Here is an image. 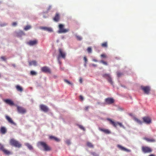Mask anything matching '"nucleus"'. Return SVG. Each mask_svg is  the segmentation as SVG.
Here are the masks:
<instances>
[{
  "label": "nucleus",
  "mask_w": 156,
  "mask_h": 156,
  "mask_svg": "<svg viewBox=\"0 0 156 156\" xmlns=\"http://www.w3.org/2000/svg\"><path fill=\"white\" fill-rule=\"evenodd\" d=\"M51 8V6H50L49 7V8L48 9V10L50 9Z\"/></svg>",
  "instance_id": "nucleus-54"
},
{
  "label": "nucleus",
  "mask_w": 156,
  "mask_h": 156,
  "mask_svg": "<svg viewBox=\"0 0 156 156\" xmlns=\"http://www.w3.org/2000/svg\"><path fill=\"white\" fill-rule=\"evenodd\" d=\"M97 104H100V102H97Z\"/></svg>",
  "instance_id": "nucleus-56"
},
{
  "label": "nucleus",
  "mask_w": 156,
  "mask_h": 156,
  "mask_svg": "<svg viewBox=\"0 0 156 156\" xmlns=\"http://www.w3.org/2000/svg\"><path fill=\"white\" fill-rule=\"evenodd\" d=\"M5 118L8 121V122H9L11 124L14 125H16L15 123L13 121L12 119L8 116L6 115Z\"/></svg>",
  "instance_id": "nucleus-16"
},
{
  "label": "nucleus",
  "mask_w": 156,
  "mask_h": 156,
  "mask_svg": "<svg viewBox=\"0 0 156 156\" xmlns=\"http://www.w3.org/2000/svg\"><path fill=\"white\" fill-rule=\"evenodd\" d=\"M92 154L94 156H98V155L95 152H93Z\"/></svg>",
  "instance_id": "nucleus-46"
},
{
  "label": "nucleus",
  "mask_w": 156,
  "mask_h": 156,
  "mask_svg": "<svg viewBox=\"0 0 156 156\" xmlns=\"http://www.w3.org/2000/svg\"><path fill=\"white\" fill-rule=\"evenodd\" d=\"M141 90L144 92V93L146 94H148L149 93L151 90L150 88L148 86H141Z\"/></svg>",
  "instance_id": "nucleus-6"
},
{
  "label": "nucleus",
  "mask_w": 156,
  "mask_h": 156,
  "mask_svg": "<svg viewBox=\"0 0 156 156\" xmlns=\"http://www.w3.org/2000/svg\"><path fill=\"white\" fill-rule=\"evenodd\" d=\"M37 145L39 148H43L44 151H49L51 150L50 147L45 142L39 141L37 142Z\"/></svg>",
  "instance_id": "nucleus-1"
},
{
  "label": "nucleus",
  "mask_w": 156,
  "mask_h": 156,
  "mask_svg": "<svg viewBox=\"0 0 156 156\" xmlns=\"http://www.w3.org/2000/svg\"><path fill=\"white\" fill-rule=\"evenodd\" d=\"M43 17L44 18H46L47 17H45L44 16H43Z\"/></svg>",
  "instance_id": "nucleus-57"
},
{
  "label": "nucleus",
  "mask_w": 156,
  "mask_h": 156,
  "mask_svg": "<svg viewBox=\"0 0 156 156\" xmlns=\"http://www.w3.org/2000/svg\"><path fill=\"white\" fill-rule=\"evenodd\" d=\"M53 20L55 22H57L58 20V14L57 13L53 19Z\"/></svg>",
  "instance_id": "nucleus-26"
},
{
  "label": "nucleus",
  "mask_w": 156,
  "mask_h": 156,
  "mask_svg": "<svg viewBox=\"0 0 156 156\" xmlns=\"http://www.w3.org/2000/svg\"><path fill=\"white\" fill-rule=\"evenodd\" d=\"M92 66H94V67H96L97 66V65L94 64H92Z\"/></svg>",
  "instance_id": "nucleus-51"
},
{
  "label": "nucleus",
  "mask_w": 156,
  "mask_h": 156,
  "mask_svg": "<svg viewBox=\"0 0 156 156\" xmlns=\"http://www.w3.org/2000/svg\"><path fill=\"white\" fill-rule=\"evenodd\" d=\"M110 74H103L102 75V76L104 77V78H105L106 79H107V78H108V77H109L110 76Z\"/></svg>",
  "instance_id": "nucleus-31"
},
{
  "label": "nucleus",
  "mask_w": 156,
  "mask_h": 156,
  "mask_svg": "<svg viewBox=\"0 0 156 156\" xmlns=\"http://www.w3.org/2000/svg\"><path fill=\"white\" fill-rule=\"evenodd\" d=\"M59 64L61 63L59 61Z\"/></svg>",
  "instance_id": "nucleus-59"
},
{
  "label": "nucleus",
  "mask_w": 156,
  "mask_h": 156,
  "mask_svg": "<svg viewBox=\"0 0 156 156\" xmlns=\"http://www.w3.org/2000/svg\"><path fill=\"white\" fill-rule=\"evenodd\" d=\"M144 139L149 142H154L155 141V140L153 138L150 139L147 138H144Z\"/></svg>",
  "instance_id": "nucleus-22"
},
{
  "label": "nucleus",
  "mask_w": 156,
  "mask_h": 156,
  "mask_svg": "<svg viewBox=\"0 0 156 156\" xmlns=\"http://www.w3.org/2000/svg\"><path fill=\"white\" fill-rule=\"evenodd\" d=\"M1 58L2 59L3 61H5L6 60V59H5V57L4 56L1 57Z\"/></svg>",
  "instance_id": "nucleus-47"
},
{
  "label": "nucleus",
  "mask_w": 156,
  "mask_h": 156,
  "mask_svg": "<svg viewBox=\"0 0 156 156\" xmlns=\"http://www.w3.org/2000/svg\"><path fill=\"white\" fill-rule=\"evenodd\" d=\"M65 82L68 84L70 85H72V83H71L69 81L66 80H64Z\"/></svg>",
  "instance_id": "nucleus-35"
},
{
  "label": "nucleus",
  "mask_w": 156,
  "mask_h": 156,
  "mask_svg": "<svg viewBox=\"0 0 156 156\" xmlns=\"http://www.w3.org/2000/svg\"><path fill=\"white\" fill-rule=\"evenodd\" d=\"M69 30L68 29H65L64 26L63 25L60 24H59V33H65Z\"/></svg>",
  "instance_id": "nucleus-4"
},
{
  "label": "nucleus",
  "mask_w": 156,
  "mask_h": 156,
  "mask_svg": "<svg viewBox=\"0 0 156 156\" xmlns=\"http://www.w3.org/2000/svg\"><path fill=\"white\" fill-rule=\"evenodd\" d=\"M31 28V26L30 25H28L26 27H25L24 28V30H25L26 31L28 30H30V29Z\"/></svg>",
  "instance_id": "nucleus-29"
},
{
  "label": "nucleus",
  "mask_w": 156,
  "mask_h": 156,
  "mask_svg": "<svg viewBox=\"0 0 156 156\" xmlns=\"http://www.w3.org/2000/svg\"><path fill=\"white\" fill-rule=\"evenodd\" d=\"M144 122L147 124H149L151 123V119L148 117H144L143 118Z\"/></svg>",
  "instance_id": "nucleus-13"
},
{
  "label": "nucleus",
  "mask_w": 156,
  "mask_h": 156,
  "mask_svg": "<svg viewBox=\"0 0 156 156\" xmlns=\"http://www.w3.org/2000/svg\"><path fill=\"white\" fill-rule=\"evenodd\" d=\"M10 144L15 147L20 148L21 147V145L16 140L12 139H11L10 142Z\"/></svg>",
  "instance_id": "nucleus-3"
},
{
  "label": "nucleus",
  "mask_w": 156,
  "mask_h": 156,
  "mask_svg": "<svg viewBox=\"0 0 156 156\" xmlns=\"http://www.w3.org/2000/svg\"><path fill=\"white\" fill-rule=\"evenodd\" d=\"M25 145L28 148V149L30 150H32L33 149V147L30 144H29V143H26L25 144Z\"/></svg>",
  "instance_id": "nucleus-27"
},
{
  "label": "nucleus",
  "mask_w": 156,
  "mask_h": 156,
  "mask_svg": "<svg viewBox=\"0 0 156 156\" xmlns=\"http://www.w3.org/2000/svg\"><path fill=\"white\" fill-rule=\"evenodd\" d=\"M149 156H155V155L154 154H152L149 155Z\"/></svg>",
  "instance_id": "nucleus-53"
},
{
  "label": "nucleus",
  "mask_w": 156,
  "mask_h": 156,
  "mask_svg": "<svg viewBox=\"0 0 156 156\" xmlns=\"http://www.w3.org/2000/svg\"><path fill=\"white\" fill-rule=\"evenodd\" d=\"M41 70L42 72L45 73H51V71L50 69L47 66H44L42 67L41 68Z\"/></svg>",
  "instance_id": "nucleus-12"
},
{
  "label": "nucleus",
  "mask_w": 156,
  "mask_h": 156,
  "mask_svg": "<svg viewBox=\"0 0 156 156\" xmlns=\"http://www.w3.org/2000/svg\"><path fill=\"white\" fill-rule=\"evenodd\" d=\"M89 108V106H87L85 107V109L86 110H87Z\"/></svg>",
  "instance_id": "nucleus-50"
},
{
  "label": "nucleus",
  "mask_w": 156,
  "mask_h": 156,
  "mask_svg": "<svg viewBox=\"0 0 156 156\" xmlns=\"http://www.w3.org/2000/svg\"><path fill=\"white\" fill-rule=\"evenodd\" d=\"M40 108L41 110L44 112H47L49 110L48 107L47 106L44 105H40Z\"/></svg>",
  "instance_id": "nucleus-15"
},
{
  "label": "nucleus",
  "mask_w": 156,
  "mask_h": 156,
  "mask_svg": "<svg viewBox=\"0 0 156 156\" xmlns=\"http://www.w3.org/2000/svg\"><path fill=\"white\" fill-rule=\"evenodd\" d=\"M135 120L138 123L140 124H141L142 123V122L140 120H139L137 118H135Z\"/></svg>",
  "instance_id": "nucleus-34"
},
{
  "label": "nucleus",
  "mask_w": 156,
  "mask_h": 156,
  "mask_svg": "<svg viewBox=\"0 0 156 156\" xmlns=\"http://www.w3.org/2000/svg\"><path fill=\"white\" fill-rule=\"evenodd\" d=\"M29 65L30 66H36L37 65V62L35 60H33L32 61H29L28 62Z\"/></svg>",
  "instance_id": "nucleus-17"
},
{
  "label": "nucleus",
  "mask_w": 156,
  "mask_h": 156,
  "mask_svg": "<svg viewBox=\"0 0 156 156\" xmlns=\"http://www.w3.org/2000/svg\"><path fill=\"white\" fill-rule=\"evenodd\" d=\"M8 25L7 23H1L0 24V26L2 27H3L7 26Z\"/></svg>",
  "instance_id": "nucleus-38"
},
{
  "label": "nucleus",
  "mask_w": 156,
  "mask_h": 156,
  "mask_svg": "<svg viewBox=\"0 0 156 156\" xmlns=\"http://www.w3.org/2000/svg\"><path fill=\"white\" fill-rule=\"evenodd\" d=\"M12 66L14 67H16V66H15V64H12Z\"/></svg>",
  "instance_id": "nucleus-55"
},
{
  "label": "nucleus",
  "mask_w": 156,
  "mask_h": 156,
  "mask_svg": "<svg viewBox=\"0 0 156 156\" xmlns=\"http://www.w3.org/2000/svg\"><path fill=\"white\" fill-rule=\"evenodd\" d=\"M57 58L58 59V56Z\"/></svg>",
  "instance_id": "nucleus-58"
},
{
  "label": "nucleus",
  "mask_w": 156,
  "mask_h": 156,
  "mask_svg": "<svg viewBox=\"0 0 156 156\" xmlns=\"http://www.w3.org/2000/svg\"><path fill=\"white\" fill-rule=\"evenodd\" d=\"M4 101L5 103L10 105H14L13 102L10 100L5 99L4 100Z\"/></svg>",
  "instance_id": "nucleus-20"
},
{
  "label": "nucleus",
  "mask_w": 156,
  "mask_h": 156,
  "mask_svg": "<svg viewBox=\"0 0 156 156\" xmlns=\"http://www.w3.org/2000/svg\"><path fill=\"white\" fill-rule=\"evenodd\" d=\"M117 146L120 149L122 150L125 151H129V150H127L126 148L123 147L122 146H121L120 145H118Z\"/></svg>",
  "instance_id": "nucleus-24"
},
{
  "label": "nucleus",
  "mask_w": 156,
  "mask_h": 156,
  "mask_svg": "<svg viewBox=\"0 0 156 156\" xmlns=\"http://www.w3.org/2000/svg\"><path fill=\"white\" fill-rule=\"evenodd\" d=\"M93 61L95 62H98V60L96 59H94L93 60Z\"/></svg>",
  "instance_id": "nucleus-52"
},
{
  "label": "nucleus",
  "mask_w": 156,
  "mask_h": 156,
  "mask_svg": "<svg viewBox=\"0 0 156 156\" xmlns=\"http://www.w3.org/2000/svg\"><path fill=\"white\" fill-rule=\"evenodd\" d=\"M0 150L2 151L5 154L7 155H9L11 154V152L5 149L4 146L2 145L0 147Z\"/></svg>",
  "instance_id": "nucleus-10"
},
{
  "label": "nucleus",
  "mask_w": 156,
  "mask_h": 156,
  "mask_svg": "<svg viewBox=\"0 0 156 156\" xmlns=\"http://www.w3.org/2000/svg\"><path fill=\"white\" fill-rule=\"evenodd\" d=\"M117 74L118 77H120L123 75V73H122L118 72H117Z\"/></svg>",
  "instance_id": "nucleus-33"
},
{
  "label": "nucleus",
  "mask_w": 156,
  "mask_h": 156,
  "mask_svg": "<svg viewBox=\"0 0 156 156\" xmlns=\"http://www.w3.org/2000/svg\"><path fill=\"white\" fill-rule=\"evenodd\" d=\"M100 62L105 65H108L107 63L106 62L104 61L103 60H101Z\"/></svg>",
  "instance_id": "nucleus-40"
},
{
  "label": "nucleus",
  "mask_w": 156,
  "mask_h": 156,
  "mask_svg": "<svg viewBox=\"0 0 156 156\" xmlns=\"http://www.w3.org/2000/svg\"><path fill=\"white\" fill-rule=\"evenodd\" d=\"M17 36L19 37H21L22 36L25 35L24 32L21 30H20L17 32Z\"/></svg>",
  "instance_id": "nucleus-19"
},
{
  "label": "nucleus",
  "mask_w": 156,
  "mask_h": 156,
  "mask_svg": "<svg viewBox=\"0 0 156 156\" xmlns=\"http://www.w3.org/2000/svg\"><path fill=\"white\" fill-rule=\"evenodd\" d=\"M0 131L2 133L4 134L6 133V130L4 127H2L1 128Z\"/></svg>",
  "instance_id": "nucleus-23"
},
{
  "label": "nucleus",
  "mask_w": 156,
  "mask_h": 156,
  "mask_svg": "<svg viewBox=\"0 0 156 156\" xmlns=\"http://www.w3.org/2000/svg\"><path fill=\"white\" fill-rule=\"evenodd\" d=\"M17 108L19 112L20 113L24 114L26 112V109L22 107L18 106Z\"/></svg>",
  "instance_id": "nucleus-14"
},
{
  "label": "nucleus",
  "mask_w": 156,
  "mask_h": 156,
  "mask_svg": "<svg viewBox=\"0 0 156 156\" xmlns=\"http://www.w3.org/2000/svg\"><path fill=\"white\" fill-rule=\"evenodd\" d=\"M99 129L100 131L103 132L106 134H109L111 133L110 131L108 129H102L101 128H99Z\"/></svg>",
  "instance_id": "nucleus-18"
},
{
  "label": "nucleus",
  "mask_w": 156,
  "mask_h": 156,
  "mask_svg": "<svg viewBox=\"0 0 156 156\" xmlns=\"http://www.w3.org/2000/svg\"><path fill=\"white\" fill-rule=\"evenodd\" d=\"M101 46L103 47H107V42H104L101 44Z\"/></svg>",
  "instance_id": "nucleus-32"
},
{
  "label": "nucleus",
  "mask_w": 156,
  "mask_h": 156,
  "mask_svg": "<svg viewBox=\"0 0 156 156\" xmlns=\"http://www.w3.org/2000/svg\"><path fill=\"white\" fill-rule=\"evenodd\" d=\"M107 120L109 122V123L111 124L113 126L115 127H116L118 125H119L120 127H124L122 123H120L118 122H115L110 118H107Z\"/></svg>",
  "instance_id": "nucleus-2"
},
{
  "label": "nucleus",
  "mask_w": 156,
  "mask_h": 156,
  "mask_svg": "<svg viewBox=\"0 0 156 156\" xmlns=\"http://www.w3.org/2000/svg\"><path fill=\"white\" fill-rule=\"evenodd\" d=\"M80 98L82 101H83V97L81 95H80Z\"/></svg>",
  "instance_id": "nucleus-48"
},
{
  "label": "nucleus",
  "mask_w": 156,
  "mask_h": 156,
  "mask_svg": "<svg viewBox=\"0 0 156 156\" xmlns=\"http://www.w3.org/2000/svg\"><path fill=\"white\" fill-rule=\"evenodd\" d=\"M30 74L32 75H35L37 74V73L35 71H32L30 72Z\"/></svg>",
  "instance_id": "nucleus-37"
},
{
  "label": "nucleus",
  "mask_w": 156,
  "mask_h": 156,
  "mask_svg": "<svg viewBox=\"0 0 156 156\" xmlns=\"http://www.w3.org/2000/svg\"><path fill=\"white\" fill-rule=\"evenodd\" d=\"M105 101L106 104L110 105L113 103L115 101L112 98H108L105 99Z\"/></svg>",
  "instance_id": "nucleus-8"
},
{
  "label": "nucleus",
  "mask_w": 156,
  "mask_h": 156,
  "mask_svg": "<svg viewBox=\"0 0 156 156\" xmlns=\"http://www.w3.org/2000/svg\"><path fill=\"white\" fill-rule=\"evenodd\" d=\"M101 56L103 58H106L107 57L106 55L105 54L101 55Z\"/></svg>",
  "instance_id": "nucleus-44"
},
{
  "label": "nucleus",
  "mask_w": 156,
  "mask_h": 156,
  "mask_svg": "<svg viewBox=\"0 0 156 156\" xmlns=\"http://www.w3.org/2000/svg\"><path fill=\"white\" fill-rule=\"evenodd\" d=\"M87 51L89 53H91L92 51L91 48L90 47H88L87 49Z\"/></svg>",
  "instance_id": "nucleus-42"
},
{
  "label": "nucleus",
  "mask_w": 156,
  "mask_h": 156,
  "mask_svg": "<svg viewBox=\"0 0 156 156\" xmlns=\"http://www.w3.org/2000/svg\"><path fill=\"white\" fill-rule=\"evenodd\" d=\"M40 29L43 30L44 31H48L49 32H52L53 30L52 29L51 27H41L39 28Z\"/></svg>",
  "instance_id": "nucleus-9"
},
{
  "label": "nucleus",
  "mask_w": 156,
  "mask_h": 156,
  "mask_svg": "<svg viewBox=\"0 0 156 156\" xmlns=\"http://www.w3.org/2000/svg\"><path fill=\"white\" fill-rule=\"evenodd\" d=\"M66 143L68 145H70L71 144L70 141L69 140H66Z\"/></svg>",
  "instance_id": "nucleus-39"
},
{
  "label": "nucleus",
  "mask_w": 156,
  "mask_h": 156,
  "mask_svg": "<svg viewBox=\"0 0 156 156\" xmlns=\"http://www.w3.org/2000/svg\"><path fill=\"white\" fill-rule=\"evenodd\" d=\"M79 81H80V82L81 83H82V79L81 78H80V80H79Z\"/></svg>",
  "instance_id": "nucleus-49"
},
{
  "label": "nucleus",
  "mask_w": 156,
  "mask_h": 156,
  "mask_svg": "<svg viewBox=\"0 0 156 156\" xmlns=\"http://www.w3.org/2000/svg\"><path fill=\"white\" fill-rule=\"evenodd\" d=\"M107 79L108 81V82L111 83V84L112 85H113V82L112 80V79L111 76H110L109 77L107 78Z\"/></svg>",
  "instance_id": "nucleus-28"
},
{
  "label": "nucleus",
  "mask_w": 156,
  "mask_h": 156,
  "mask_svg": "<svg viewBox=\"0 0 156 156\" xmlns=\"http://www.w3.org/2000/svg\"><path fill=\"white\" fill-rule=\"evenodd\" d=\"M81 129L83 130V131H85V129L81 125H79L78 126Z\"/></svg>",
  "instance_id": "nucleus-41"
},
{
  "label": "nucleus",
  "mask_w": 156,
  "mask_h": 156,
  "mask_svg": "<svg viewBox=\"0 0 156 156\" xmlns=\"http://www.w3.org/2000/svg\"><path fill=\"white\" fill-rule=\"evenodd\" d=\"M38 41L37 40H30L27 42V44L29 46H33L37 44Z\"/></svg>",
  "instance_id": "nucleus-7"
},
{
  "label": "nucleus",
  "mask_w": 156,
  "mask_h": 156,
  "mask_svg": "<svg viewBox=\"0 0 156 156\" xmlns=\"http://www.w3.org/2000/svg\"><path fill=\"white\" fill-rule=\"evenodd\" d=\"M83 59H84V61H85V62L86 63H87V58H86V57H84V58H83Z\"/></svg>",
  "instance_id": "nucleus-45"
},
{
  "label": "nucleus",
  "mask_w": 156,
  "mask_h": 156,
  "mask_svg": "<svg viewBox=\"0 0 156 156\" xmlns=\"http://www.w3.org/2000/svg\"><path fill=\"white\" fill-rule=\"evenodd\" d=\"M49 139L50 140H54L57 142L58 141V139L57 138L53 136H49Z\"/></svg>",
  "instance_id": "nucleus-21"
},
{
  "label": "nucleus",
  "mask_w": 156,
  "mask_h": 156,
  "mask_svg": "<svg viewBox=\"0 0 156 156\" xmlns=\"http://www.w3.org/2000/svg\"><path fill=\"white\" fill-rule=\"evenodd\" d=\"M76 37L77 40L79 41H81L82 39V37L80 36H79L78 35H76Z\"/></svg>",
  "instance_id": "nucleus-36"
},
{
  "label": "nucleus",
  "mask_w": 156,
  "mask_h": 156,
  "mask_svg": "<svg viewBox=\"0 0 156 156\" xmlns=\"http://www.w3.org/2000/svg\"><path fill=\"white\" fill-rule=\"evenodd\" d=\"M142 150L144 153H150L152 151L151 148L147 146H143L142 147Z\"/></svg>",
  "instance_id": "nucleus-5"
},
{
  "label": "nucleus",
  "mask_w": 156,
  "mask_h": 156,
  "mask_svg": "<svg viewBox=\"0 0 156 156\" xmlns=\"http://www.w3.org/2000/svg\"><path fill=\"white\" fill-rule=\"evenodd\" d=\"M87 146L90 148H93L94 147L93 145L92 144L89 142L87 143Z\"/></svg>",
  "instance_id": "nucleus-30"
},
{
  "label": "nucleus",
  "mask_w": 156,
  "mask_h": 156,
  "mask_svg": "<svg viewBox=\"0 0 156 156\" xmlns=\"http://www.w3.org/2000/svg\"><path fill=\"white\" fill-rule=\"evenodd\" d=\"M17 23L16 22H14L12 24V25L13 27H16L17 25Z\"/></svg>",
  "instance_id": "nucleus-43"
},
{
  "label": "nucleus",
  "mask_w": 156,
  "mask_h": 156,
  "mask_svg": "<svg viewBox=\"0 0 156 156\" xmlns=\"http://www.w3.org/2000/svg\"><path fill=\"white\" fill-rule=\"evenodd\" d=\"M16 88L17 90L18 91L22 92L23 91L22 88L19 85H17L16 87Z\"/></svg>",
  "instance_id": "nucleus-25"
},
{
  "label": "nucleus",
  "mask_w": 156,
  "mask_h": 156,
  "mask_svg": "<svg viewBox=\"0 0 156 156\" xmlns=\"http://www.w3.org/2000/svg\"><path fill=\"white\" fill-rule=\"evenodd\" d=\"M66 56V53L61 49H59V58L60 57L65 59Z\"/></svg>",
  "instance_id": "nucleus-11"
}]
</instances>
